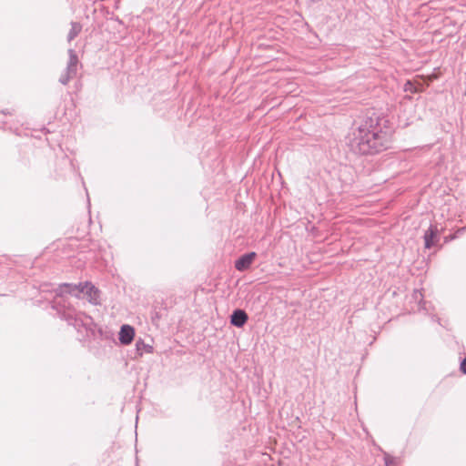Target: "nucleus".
<instances>
[{
	"mask_svg": "<svg viewBox=\"0 0 466 466\" xmlns=\"http://www.w3.org/2000/svg\"><path fill=\"white\" fill-rule=\"evenodd\" d=\"M390 137L383 131L380 118L375 113L366 116L350 137V147L355 153L373 155L390 147Z\"/></svg>",
	"mask_w": 466,
	"mask_h": 466,
	"instance_id": "f257e3e1",
	"label": "nucleus"
},
{
	"mask_svg": "<svg viewBox=\"0 0 466 466\" xmlns=\"http://www.w3.org/2000/svg\"><path fill=\"white\" fill-rule=\"evenodd\" d=\"M63 292L73 294L76 297L82 293L91 304H100V291L89 282L80 283L79 285L65 283L59 287V294Z\"/></svg>",
	"mask_w": 466,
	"mask_h": 466,
	"instance_id": "f03ea898",
	"label": "nucleus"
},
{
	"mask_svg": "<svg viewBox=\"0 0 466 466\" xmlns=\"http://www.w3.org/2000/svg\"><path fill=\"white\" fill-rule=\"evenodd\" d=\"M67 53L69 56V59L65 71L61 74L58 80L59 83H61L64 86L67 85L68 82L76 76L79 65V60L76 51L72 48H69Z\"/></svg>",
	"mask_w": 466,
	"mask_h": 466,
	"instance_id": "7ed1b4c3",
	"label": "nucleus"
},
{
	"mask_svg": "<svg viewBox=\"0 0 466 466\" xmlns=\"http://www.w3.org/2000/svg\"><path fill=\"white\" fill-rule=\"evenodd\" d=\"M63 318L69 325L74 326L76 329L85 328L86 329H91L93 319L83 312L68 311L63 314Z\"/></svg>",
	"mask_w": 466,
	"mask_h": 466,
	"instance_id": "20e7f679",
	"label": "nucleus"
},
{
	"mask_svg": "<svg viewBox=\"0 0 466 466\" xmlns=\"http://www.w3.org/2000/svg\"><path fill=\"white\" fill-rule=\"evenodd\" d=\"M257 257V254L255 252H248L242 256H240L236 261H235V268L238 271H244L248 269L252 262L254 261L255 258Z\"/></svg>",
	"mask_w": 466,
	"mask_h": 466,
	"instance_id": "39448f33",
	"label": "nucleus"
},
{
	"mask_svg": "<svg viewBox=\"0 0 466 466\" xmlns=\"http://www.w3.org/2000/svg\"><path fill=\"white\" fill-rule=\"evenodd\" d=\"M439 229L437 226L431 225L430 228L425 231L424 233V245L426 248H431L433 247L437 241L439 240L438 238Z\"/></svg>",
	"mask_w": 466,
	"mask_h": 466,
	"instance_id": "423d86ee",
	"label": "nucleus"
},
{
	"mask_svg": "<svg viewBox=\"0 0 466 466\" xmlns=\"http://www.w3.org/2000/svg\"><path fill=\"white\" fill-rule=\"evenodd\" d=\"M248 319V314L245 310L240 309H235L230 316L231 325L237 328H242L247 323Z\"/></svg>",
	"mask_w": 466,
	"mask_h": 466,
	"instance_id": "0eeeda50",
	"label": "nucleus"
},
{
	"mask_svg": "<svg viewBox=\"0 0 466 466\" xmlns=\"http://www.w3.org/2000/svg\"><path fill=\"white\" fill-rule=\"evenodd\" d=\"M134 336V328L130 325L125 324L120 329L118 339L123 345H128L132 342Z\"/></svg>",
	"mask_w": 466,
	"mask_h": 466,
	"instance_id": "6e6552de",
	"label": "nucleus"
},
{
	"mask_svg": "<svg viewBox=\"0 0 466 466\" xmlns=\"http://www.w3.org/2000/svg\"><path fill=\"white\" fill-rule=\"evenodd\" d=\"M71 29L67 35L68 42L74 40L82 30V25L79 23H71Z\"/></svg>",
	"mask_w": 466,
	"mask_h": 466,
	"instance_id": "1a4fd4ad",
	"label": "nucleus"
},
{
	"mask_svg": "<svg viewBox=\"0 0 466 466\" xmlns=\"http://www.w3.org/2000/svg\"><path fill=\"white\" fill-rule=\"evenodd\" d=\"M137 351L139 356H142V350H146L147 352L152 351V347L149 345H146L143 340L139 339L136 342Z\"/></svg>",
	"mask_w": 466,
	"mask_h": 466,
	"instance_id": "9d476101",
	"label": "nucleus"
},
{
	"mask_svg": "<svg viewBox=\"0 0 466 466\" xmlns=\"http://www.w3.org/2000/svg\"><path fill=\"white\" fill-rule=\"evenodd\" d=\"M384 461L385 466H394L396 462V458L392 457L387 452H384Z\"/></svg>",
	"mask_w": 466,
	"mask_h": 466,
	"instance_id": "9b49d317",
	"label": "nucleus"
},
{
	"mask_svg": "<svg viewBox=\"0 0 466 466\" xmlns=\"http://www.w3.org/2000/svg\"><path fill=\"white\" fill-rule=\"evenodd\" d=\"M460 370L463 373V374H466V358H464L461 362V366H460Z\"/></svg>",
	"mask_w": 466,
	"mask_h": 466,
	"instance_id": "f8f14e48",
	"label": "nucleus"
}]
</instances>
